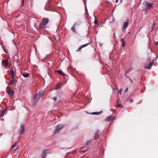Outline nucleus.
<instances>
[{"label":"nucleus","mask_w":158,"mask_h":158,"mask_svg":"<svg viewBox=\"0 0 158 158\" xmlns=\"http://www.w3.org/2000/svg\"><path fill=\"white\" fill-rule=\"evenodd\" d=\"M49 19L47 18L43 19L41 22L39 28L40 29L45 27L47 24L48 23Z\"/></svg>","instance_id":"nucleus-1"},{"label":"nucleus","mask_w":158,"mask_h":158,"mask_svg":"<svg viewBox=\"0 0 158 158\" xmlns=\"http://www.w3.org/2000/svg\"><path fill=\"white\" fill-rule=\"evenodd\" d=\"M7 90L8 94L10 97H12L14 94V90L12 89H10V87H7Z\"/></svg>","instance_id":"nucleus-2"},{"label":"nucleus","mask_w":158,"mask_h":158,"mask_svg":"<svg viewBox=\"0 0 158 158\" xmlns=\"http://www.w3.org/2000/svg\"><path fill=\"white\" fill-rule=\"evenodd\" d=\"M129 20L128 19H127L126 21L124 22L122 27V30L123 32L126 31V28L128 26Z\"/></svg>","instance_id":"nucleus-3"},{"label":"nucleus","mask_w":158,"mask_h":158,"mask_svg":"<svg viewBox=\"0 0 158 158\" xmlns=\"http://www.w3.org/2000/svg\"><path fill=\"white\" fill-rule=\"evenodd\" d=\"M64 127V126L62 125H58L56 127L55 130L54 131L55 134L58 133L60 130Z\"/></svg>","instance_id":"nucleus-4"},{"label":"nucleus","mask_w":158,"mask_h":158,"mask_svg":"<svg viewBox=\"0 0 158 158\" xmlns=\"http://www.w3.org/2000/svg\"><path fill=\"white\" fill-rule=\"evenodd\" d=\"M143 4L145 6V7L146 9L151 8L153 6V4L152 3L148 2L146 1L143 2Z\"/></svg>","instance_id":"nucleus-5"},{"label":"nucleus","mask_w":158,"mask_h":158,"mask_svg":"<svg viewBox=\"0 0 158 158\" xmlns=\"http://www.w3.org/2000/svg\"><path fill=\"white\" fill-rule=\"evenodd\" d=\"M40 98L39 96L36 95L32 99L33 104L35 105L37 103L39 99Z\"/></svg>","instance_id":"nucleus-6"},{"label":"nucleus","mask_w":158,"mask_h":158,"mask_svg":"<svg viewBox=\"0 0 158 158\" xmlns=\"http://www.w3.org/2000/svg\"><path fill=\"white\" fill-rule=\"evenodd\" d=\"M9 85H13L14 82L16 81V79L15 77H10L9 78Z\"/></svg>","instance_id":"nucleus-7"},{"label":"nucleus","mask_w":158,"mask_h":158,"mask_svg":"<svg viewBox=\"0 0 158 158\" xmlns=\"http://www.w3.org/2000/svg\"><path fill=\"white\" fill-rule=\"evenodd\" d=\"M7 113V108H6L4 110H0V117L3 116Z\"/></svg>","instance_id":"nucleus-8"},{"label":"nucleus","mask_w":158,"mask_h":158,"mask_svg":"<svg viewBox=\"0 0 158 158\" xmlns=\"http://www.w3.org/2000/svg\"><path fill=\"white\" fill-rule=\"evenodd\" d=\"M114 117L112 115H110L106 118L105 120L106 121H110L114 118Z\"/></svg>","instance_id":"nucleus-9"},{"label":"nucleus","mask_w":158,"mask_h":158,"mask_svg":"<svg viewBox=\"0 0 158 158\" xmlns=\"http://www.w3.org/2000/svg\"><path fill=\"white\" fill-rule=\"evenodd\" d=\"M9 72L11 76L10 77H15L14 72L12 69H10L9 71Z\"/></svg>","instance_id":"nucleus-10"},{"label":"nucleus","mask_w":158,"mask_h":158,"mask_svg":"<svg viewBox=\"0 0 158 158\" xmlns=\"http://www.w3.org/2000/svg\"><path fill=\"white\" fill-rule=\"evenodd\" d=\"M99 130H97L96 131L95 134V137H94V139L95 140H96L99 137V135H98L99 133Z\"/></svg>","instance_id":"nucleus-11"},{"label":"nucleus","mask_w":158,"mask_h":158,"mask_svg":"<svg viewBox=\"0 0 158 158\" xmlns=\"http://www.w3.org/2000/svg\"><path fill=\"white\" fill-rule=\"evenodd\" d=\"M8 61L7 60H4L2 62L3 65L5 67H6L8 65Z\"/></svg>","instance_id":"nucleus-12"},{"label":"nucleus","mask_w":158,"mask_h":158,"mask_svg":"<svg viewBox=\"0 0 158 158\" xmlns=\"http://www.w3.org/2000/svg\"><path fill=\"white\" fill-rule=\"evenodd\" d=\"M152 63H150L148 65H146L144 66V68L145 69H151V67L152 66Z\"/></svg>","instance_id":"nucleus-13"},{"label":"nucleus","mask_w":158,"mask_h":158,"mask_svg":"<svg viewBox=\"0 0 158 158\" xmlns=\"http://www.w3.org/2000/svg\"><path fill=\"white\" fill-rule=\"evenodd\" d=\"M43 94V91L42 90H40L39 91L38 94H37L36 95H38L39 97L40 98L41 96Z\"/></svg>","instance_id":"nucleus-14"},{"label":"nucleus","mask_w":158,"mask_h":158,"mask_svg":"<svg viewBox=\"0 0 158 158\" xmlns=\"http://www.w3.org/2000/svg\"><path fill=\"white\" fill-rule=\"evenodd\" d=\"M25 129V127L24 126V124H23L22 125L21 127V134H23L24 131V129Z\"/></svg>","instance_id":"nucleus-15"},{"label":"nucleus","mask_w":158,"mask_h":158,"mask_svg":"<svg viewBox=\"0 0 158 158\" xmlns=\"http://www.w3.org/2000/svg\"><path fill=\"white\" fill-rule=\"evenodd\" d=\"M89 44V43L86 44L84 45H81L80 47H79L77 49V50L79 51L80 50Z\"/></svg>","instance_id":"nucleus-16"},{"label":"nucleus","mask_w":158,"mask_h":158,"mask_svg":"<svg viewBox=\"0 0 158 158\" xmlns=\"http://www.w3.org/2000/svg\"><path fill=\"white\" fill-rule=\"evenodd\" d=\"M55 72L56 73H57L58 74H60L61 75H64V74L63 72L62 71L60 70H56L55 71Z\"/></svg>","instance_id":"nucleus-17"},{"label":"nucleus","mask_w":158,"mask_h":158,"mask_svg":"<svg viewBox=\"0 0 158 158\" xmlns=\"http://www.w3.org/2000/svg\"><path fill=\"white\" fill-rule=\"evenodd\" d=\"M23 76L25 77H27L29 76V74L28 73H25L23 74Z\"/></svg>","instance_id":"nucleus-18"},{"label":"nucleus","mask_w":158,"mask_h":158,"mask_svg":"<svg viewBox=\"0 0 158 158\" xmlns=\"http://www.w3.org/2000/svg\"><path fill=\"white\" fill-rule=\"evenodd\" d=\"M61 84L60 83H59L57 84L56 85V89H59L61 86Z\"/></svg>","instance_id":"nucleus-19"},{"label":"nucleus","mask_w":158,"mask_h":158,"mask_svg":"<svg viewBox=\"0 0 158 158\" xmlns=\"http://www.w3.org/2000/svg\"><path fill=\"white\" fill-rule=\"evenodd\" d=\"M47 151L46 150H44L43 152V155L42 157V158H45L46 156Z\"/></svg>","instance_id":"nucleus-20"},{"label":"nucleus","mask_w":158,"mask_h":158,"mask_svg":"<svg viewBox=\"0 0 158 158\" xmlns=\"http://www.w3.org/2000/svg\"><path fill=\"white\" fill-rule=\"evenodd\" d=\"M121 41L122 43V46L123 47H124L125 46V41H124V40L123 39H122L121 40Z\"/></svg>","instance_id":"nucleus-21"},{"label":"nucleus","mask_w":158,"mask_h":158,"mask_svg":"<svg viewBox=\"0 0 158 158\" xmlns=\"http://www.w3.org/2000/svg\"><path fill=\"white\" fill-rule=\"evenodd\" d=\"M71 29L73 31V32H76V31H75V27L74 26H73L71 27Z\"/></svg>","instance_id":"nucleus-22"},{"label":"nucleus","mask_w":158,"mask_h":158,"mask_svg":"<svg viewBox=\"0 0 158 158\" xmlns=\"http://www.w3.org/2000/svg\"><path fill=\"white\" fill-rule=\"evenodd\" d=\"M92 114H96V115H98V114H100V113L99 112H93L92 113Z\"/></svg>","instance_id":"nucleus-23"},{"label":"nucleus","mask_w":158,"mask_h":158,"mask_svg":"<svg viewBox=\"0 0 158 158\" xmlns=\"http://www.w3.org/2000/svg\"><path fill=\"white\" fill-rule=\"evenodd\" d=\"M88 149H85V150H83V151H81V150H80V152H86V151H88Z\"/></svg>","instance_id":"nucleus-24"},{"label":"nucleus","mask_w":158,"mask_h":158,"mask_svg":"<svg viewBox=\"0 0 158 158\" xmlns=\"http://www.w3.org/2000/svg\"><path fill=\"white\" fill-rule=\"evenodd\" d=\"M91 141H87V142L85 143V145L86 146L88 145V144H89L90 143Z\"/></svg>","instance_id":"nucleus-25"},{"label":"nucleus","mask_w":158,"mask_h":158,"mask_svg":"<svg viewBox=\"0 0 158 158\" xmlns=\"http://www.w3.org/2000/svg\"><path fill=\"white\" fill-rule=\"evenodd\" d=\"M17 145V143H15L13 145V146L12 147V148H14V147H15V146H16Z\"/></svg>","instance_id":"nucleus-26"},{"label":"nucleus","mask_w":158,"mask_h":158,"mask_svg":"<svg viewBox=\"0 0 158 158\" xmlns=\"http://www.w3.org/2000/svg\"><path fill=\"white\" fill-rule=\"evenodd\" d=\"M122 89H120L119 90V91L118 92V94H120V95H121V92H122Z\"/></svg>","instance_id":"nucleus-27"},{"label":"nucleus","mask_w":158,"mask_h":158,"mask_svg":"<svg viewBox=\"0 0 158 158\" xmlns=\"http://www.w3.org/2000/svg\"><path fill=\"white\" fill-rule=\"evenodd\" d=\"M95 20L94 21V23L95 24H97L98 23V21L96 20V18L95 17Z\"/></svg>","instance_id":"nucleus-28"},{"label":"nucleus","mask_w":158,"mask_h":158,"mask_svg":"<svg viewBox=\"0 0 158 158\" xmlns=\"http://www.w3.org/2000/svg\"><path fill=\"white\" fill-rule=\"evenodd\" d=\"M122 106V105L120 104H118L117 105V107H120Z\"/></svg>","instance_id":"nucleus-29"},{"label":"nucleus","mask_w":158,"mask_h":158,"mask_svg":"<svg viewBox=\"0 0 158 158\" xmlns=\"http://www.w3.org/2000/svg\"><path fill=\"white\" fill-rule=\"evenodd\" d=\"M53 99L54 101H55L57 99V98L56 97H54L53 98Z\"/></svg>","instance_id":"nucleus-30"},{"label":"nucleus","mask_w":158,"mask_h":158,"mask_svg":"<svg viewBox=\"0 0 158 158\" xmlns=\"http://www.w3.org/2000/svg\"><path fill=\"white\" fill-rule=\"evenodd\" d=\"M21 1H22V5H23V4L24 3V0H21Z\"/></svg>","instance_id":"nucleus-31"},{"label":"nucleus","mask_w":158,"mask_h":158,"mask_svg":"<svg viewBox=\"0 0 158 158\" xmlns=\"http://www.w3.org/2000/svg\"><path fill=\"white\" fill-rule=\"evenodd\" d=\"M155 44L156 45H158V41L156 42L155 43Z\"/></svg>","instance_id":"nucleus-32"},{"label":"nucleus","mask_w":158,"mask_h":158,"mask_svg":"<svg viewBox=\"0 0 158 158\" xmlns=\"http://www.w3.org/2000/svg\"><path fill=\"white\" fill-rule=\"evenodd\" d=\"M84 148V147H82L81 148H80V150H81V149H82Z\"/></svg>","instance_id":"nucleus-33"},{"label":"nucleus","mask_w":158,"mask_h":158,"mask_svg":"<svg viewBox=\"0 0 158 158\" xmlns=\"http://www.w3.org/2000/svg\"><path fill=\"white\" fill-rule=\"evenodd\" d=\"M127 90V89L125 90V92H126Z\"/></svg>","instance_id":"nucleus-34"},{"label":"nucleus","mask_w":158,"mask_h":158,"mask_svg":"<svg viewBox=\"0 0 158 158\" xmlns=\"http://www.w3.org/2000/svg\"><path fill=\"white\" fill-rule=\"evenodd\" d=\"M118 0H116V1H115L116 2H118Z\"/></svg>","instance_id":"nucleus-35"},{"label":"nucleus","mask_w":158,"mask_h":158,"mask_svg":"<svg viewBox=\"0 0 158 158\" xmlns=\"http://www.w3.org/2000/svg\"><path fill=\"white\" fill-rule=\"evenodd\" d=\"M3 49H4V51H5V49L3 47Z\"/></svg>","instance_id":"nucleus-36"},{"label":"nucleus","mask_w":158,"mask_h":158,"mask_svg":"<svg viewBox=\"0 0 158 158\" xmlns=\"http://www.w3.org/2000/svg\"><path fill=\"white\" fill-rule=\"evenodd\" d=\"M123 0H120V2H122Z\"/></svg>","instance_id":"nucleus-37"},{"label":"nucleus","mask_w":158,"mask_h":158,"mask_svg":"<svg viewBox=\"0 0 158 158\" xmlns=\"http://www.w3.org/2000/svg\"><path fill=\"white\" fill-rule=\"evenodd\" d=\"M133 102L132 100H131V102Z\"/></svg>","instance_id":"nucleus-38"},{"label":"nucleus","mask_w":158,"mask_h":158,"mask_svg":"<svg viewBox=\"0 0 158 158\" xmlns=\"http://www.w3.org/2000/svg\"><path fill=\"white\" fill-rule=\"evenodd\" d=\"M156 58H158V56H156Z\"/></svg>","instance_id":"nucleus-39"}]
</instances>
